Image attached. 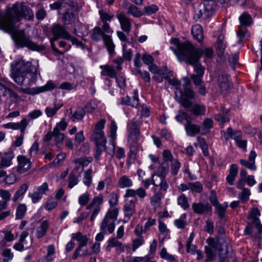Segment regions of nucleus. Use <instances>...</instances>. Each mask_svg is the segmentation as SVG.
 Returning <instances> with one entry per match:
<instances>
[{"instance_id": "9", "label": "nucleus", "mask_w": 262, "mask_h": 262, "mask_svg": "<svg viewBox=\"0 0 262 262\" xmlns=\"http://www.w3.org/2000/svg\"><path fill=\"white\" fill-rule=\"evenodd\" d=\"M71 237L73 240H76L79 242L77 247L74 252L73 259L75 260L79 256H85L90 254L87 249H83L87 245L89 239L86 235H83L80 232H78L72 233Z\"/></svg>"}, {"instance_id": "26", "label": "nucleus", "mask_w": 262, "mask_h": 262, "mask_svg": "<svg viewBox=\"0 0 262 262\" xmlns=\"http://www.w3.org/2000/svg\"><path fill=\"white\" fill-rule=\"evenodd\" d=\"M101 69V75L103 76H108L111 78H115L117 76V71L113 66L108 64L101 65L100 66Z\"/></svg>"}, {"instance_id": "5", "label": "nucleus", "mask_w": 262, "mask_h": 262, "mask_svg": "<svg viewBox=\"0 0 262 262\" xmlns=\"http://www.w3.org/2000/svg\"><path fill=\"white\" fill-rule=\"evenodd\" d=\"M103 33L104 32L102 31L100 27H95L91 33V38L93 41L96 42L102 39L109 55L112 56L115 52V45L113 41L111 36Z\"/></svg>"}, {"instance_id": "36", "label": "nucleus", "mask_w": 262, "mask_h": 262, "mask_svg": "<svg viewBox=\"0 0 262 262\" xmlns=\"http://www.w3.org/2000/svg\"><path fill=\"white\" fill-rule=\"evenodd\" d=\"M91 140L95 142V145H106V139L104 132H93Z\"/></svg>"}, {"instance_id": "23", "label": "nucleus", "mask_w": 262, "mask_h": 262, "mask_svg": "<svg viewBox=\"0 0 262 262\" xmlns=\"http://www.w3.org/2000/svg\"><path fill=\"white\" fill-rule=\"evenodd\" d=\"M238 169L237 165L235 164H232L229 168V173L227 176L226 180L229 185H234L235 180L237 176Z\"/></svg>"}, {"instance_id": "45", "label": "nucleus", "mask_w": 262, "mask_h": 262, "mask_svg": "<svg viewBox=\"0 0 262 262\" xmlns=\"http://www.w3.org/2000/svg\"><path fill=\"white\" fill-rule=\"evenodd\" d=\"M118 185L121 188H128L132 186V180L126 176H123L118 180Z\"/></svg>"}, {"instance_id": "52", "label": "nucleus", "mask_w": 262, "mask_h": 262, "mask_svg": "<svg viewBox=\"0 0 262 262\" xmlns=\"http://www.w3.org/2000/svg\"><path fill=\"white\" fill-rule=\"evenodd\" d=\"M127 14L135 17H139L142 15L141 11L136 6L131 4L128 8Z\"/></svg>"}, {"instance_id": "40", "label": "nucleus", "mask_w": 262, "mask_h": 262, "mask_svg": "<svg viewBox=\"0 0 262 262\" xmlns=\"http://www.w3.org/2000/svg\"><path fill=\"white\" fill-rule=\"evenodd\" d=\"M190 111L195 116H202L205 114L206 107L203 104H194Z\"/></svg>"}, {"instance_id": "48", "label": "nucleus", "mask_w": 262, "mask_h": 262, "mask_svg": "<svg viewBox=\"0 0 262 262\" xmlns=\"http://www.w3.org/2000/svg\"><path fill=\"white\" fill-rule=\"evenodd\" d=\"M158 228L160 232L159 239L163 241L167 235L169 230L167 229L166 225L161 221H159Z\"/></svg>"}, {"instance_id": "38", "label": "nucleus", "mask_w": 262, "mask_h": 262, "mask_svg": "<svg viewBox=\"0 0 262 262\" xmlns=\"http://www.w3.org/2000/svg\"><path fill=\"white\" fill-rule=\"evenodd\" d=\"M28 208L26 204L19 203L16 208L15 220L23 219L27 213Z\"/></svg>"}, {"instance_id": "13", "label": "nucleus", "mask_w": 262, "mask_h": 262, "mask_svg": "<svg viewBox=\"0 0 262 262\" xmlns=\"http://www.w3.org/2000/svg\"><path fill=\"white\" fill-rule=\"evenodd\" d=\"M217 81L221 93L223 95H226L229 93L231 86L230 75L222 73L218 75Z\"/></svg>"}, {"instance_id": "16", "label": "nucleus", "mask_w": 262, "mask_h": 262, "mask_svg": "<svg viewBox=\"0 0 262 262\" xmlns=\"http://www.w3.org/2000/svg\"><path fill=\"white\" fill-rule=\"evenodd\" d=\"M120 103L137 108L140 104L138 90L137 89L134 90L133 95L131 97L127 95L122 98Z\"/></svg>"}, {"instance_id": "11", "label": "nucleus", "mask_w": 262, "mask_h": 262, "mask_svg": "<svg viewBox=\"0 0 262 262\" xmlns=\"http://www.w3.org/2000/svg\"><path fill=\"white\" fill-rule=\"evenodd\" d=\"M13 39L16 46L20 47H27L32 50H40V47L33 42L29 35H27L24 30H20L14 33Z\"/></svg>"}, {"instance_id": "37", "label": "nucleus", "mask_w": 262, "mask_h": 262, "mask_svg": "<svg viewBox=\"0 0 262 262\" xmlns=\"http://www.w3.org/2000/svg\"><path fill=\"white\" fill-rule=\"evenodd\" d=\"M28 189V185L27 184L21 185L15 193H14L12 200L13 202H16L18 200L22 199L26 192Z\"/></svg>"}, {"instance_id": "58", "label": "nucleus", "mask_w": 262, "mask_h": 262, "mask_svg": "<svg viewBox=\"0 0 262 262\" xmlns=\"http://www.w3.org/2000/svg\"><path fill=\"white\" fill-rule=\"evenodd\" d=\"M181 166V163L177 160L174 159L171 162L170 170L171 173L173 176H176L179 171Z\"/></svg>"}, {"instance_id": "4", "label": "nucleus", "mask_w": 262, "mask_h": 262, "mask_svg": "<svg viewBox=\"0 0 262 262\" xmlns=\"http://www.w3.org/2000/svg\"><path fill=\"white\" fill-rule=\"evenodd\" d=\"M206 243L208 245L204 248L206 254L205 262H211L213 260L215 251H219L220 255L228 252L227 243L223 238L215 239L210 237L207 239Z\"/></svg>"}, {"instance_id": "18", "label": "nucleus", "mask_w": 262, "mask_h": 262, "mask_svg": "<svg viewBox=\"0 0 262 262\" xmlns=\"http://www.w3.org/2000/svg\"><path fill=\"white\" fill-rule=\"evenodd\" d=\"M116 17L120 23L122 30L129 33L131 30L132 19L122 13L118 14Z\"/></svg>"}, {"instance_id": "44", "label": "nucleus", "mask_w": 262, "mask_h": 262, "mask_svg": "<svg viewBox=\"0 0 262 262\" xmlns=\"http://www.w3.org/2000/svg\"><path fill=\"white\" fill-rule=\"evenodd\" d=\"M93 173V171L92 168H90L84 171L83 183L88 187H89L92 183Z\"/></svg>"}, {"instance_id": "50", "label": "nucleus", "mask_w": 262, "mask_h": 262, "mask_svg": "<svg viewBox=\"0 0 262 262\" xmlns=\"http://www.w3.org/2000/svg\"><path fill=\"white\" fill-rule=\"evenodd\" d=\"M100 19L102 23L110 22L114 17V15L112 13H108L103 10H99Z\"/></svg>"}, {"instance_id": "54", "label": "nucleus", "mask_w": 262, "mask_h": 262, "mask_svg": "<svg viewBox=\"0 0 262 262\" xmlns=\"http://www.w3.org/2000/svg\"><path fill=\"white\" fill-rule=\"evenodd\" d=\"M216 209V213L221 219H223L225 216L226 209L228 207L227 203H224L223 204H219L214 206Z\"/></svg>"}, {"instance_id": "19", "label": "nucleus", "mask_w": 262, "mask_h": 262, "mask_svg": "<svg viewBox=\"0 0 262 262\" xmlns=\"http://www.w3.org/2000/svg\"><path fill=\"white\" fill-rule=\"evenodd\" d=\"M18 165L16 167L17 171L20 174L26 172L31 168L30 160L24 156H18L17 158Z\"/></svg>"}, {"instance_id": "49", "label": "nucleus", "mask_w": 262, "mask_h": 262, "mask_svg": "<svg viewBox=\"0 0 262 262\" xmlns=\"http://www.w3.org/2000/svg\"><path fill=\"white\" fill-rule=\"evenodd\" d=\"M96 150L94 155L96 160L98 161L100 159V156L104 150L108 155L111 154V152L106 148V145H96Z\"/></svg>"}, {"instance_id": "61", "label": "nucleus", "mask_w": 262, "mask_h": 262, "mask_svg": "<svg viewBox=\"0 0 262 262\" xmlns=\"http://www.w3.org/2000/svg\"><path fill=\"white\" fill-rule=\"evenodd\" d=\"M160 255L162 258L165 259L170 262H173L177 260L174 256L169 254L165 248H162Z\"/></svg>"}, {"instance_id": "41", "label": "nucleus", "mask_w": 262, "mask_h": 262, "mask_svg": "<svg viewBox=\"0 0 262 262\" xmlns=\"http://www.w3.org/2000/svg\"><path fill=\"white\" fill-rule=\"evenodd\" d=\"M80 176V175L79 174H76L74 171H72L68 177V188L72 189L77 185L79 182Z\"/></svg>"}, {"instance_id": "6", "label": "nucleus", "mask_w": 262, "mask_h": 262, "mask_svg": "<svg viewBox=\"0 0 262 262\" xmlns=\"http://www.w3.org/2000/svg\"><path fill=\"white\" fill-rule=\"evenodd\" d=\"M127 141L130 150H136L139 146V141L141 136L140 125L133 119L127 124Z\"/></svg>"}, {"instance_id": "27", "label": "nucleus", "mask_w": 262, "mask_h": 262, "mask_svg": "<svg viewBox=\"0 0 262 262\" xmlns=\"http://www.w3.org/2000/svg\"><path fill=\"white\" fill-rule=\"evenodd\" d=\"M239 25L243 27H248L253 24V20L252 16L248 12H244L238 17Z\"/></svg>"}, {"instance_id": "39", "label": "nucleus", "mask_w": 262, "mask_h": 262, "mask_svg": "<svg viewBox=\"0 0 262 262\" xmlns=\"http://www.w3.org/2000/svg\"><path fill=\"white\" fill-rule=\"evenodd\" d=\"M117 129V126L115 123L114 121H112L111 123L110 126V138H111V140L109 142V144L112 146V148H113V152L114 153L115 149H116L115 144L114 142V140L116 138V132Z\"/></svg>"}, {"instance_id": "51", "label": "nucleus", "mask_w": 262, "mask_h": 262, "mask_svg": "<svg viewBox=\"0 0 262 262\" xmlns=\"http://www.w3.org/2000/svg\"><path fill=\"white\" fill-rule=\"evenodd\" d=\"M145 243L143 236H136L132 240V250L136 251L137 249L142 246Z\"/></svg>"}, {"instance_id": "64", "label": "nucleus", "mask_w": 262, "mask_h": 262, "mask_svg": "<svg viewBox=\"0 0 262 262\" xmlns=\"http://www.w3.org/2000/svg\"><path fill=\"white\" fill-rule=\"evenodd\" d=\"M119 195L116 192H112L108 196V203L111 207H115L118 204Z\"/></svg>"}, {"instance_id": "43", "label": "nucleus", "mask_w": 262, "mask_h": 262, "mask_svg": "<svg viewBox=\"0 0 262 262\" xmlns=\"http://www.w3.org/2000/svg\"><path fill=\"white\" fill-rule=\"evenodd\" d=\"M197 141L204 156L208 157L209 155V152L208 150V145L205 139L201 136H199L197 138Z\"/></svg>"}, {"instance_id": "1", "label": "nucleus", "mask_w": 262, "mask_h": 262, "mask_svg": "<svg viewBox=\"0 0 262 262\" xmlns=\"http://www.w3.org/2000/svg\"><path fill=\"white\" fill-rule=\"evenodd\" d=\"M23 18L32 21L34 15L32 9L24 3H16L7 9L5 13H0V29L12 32L16 23Z\"/></svg>"}, {"instance_id": "59", "label": "nucleus", "mask_w": 262, "mask_h": 262, "mask_svg": "<svg viewBox=\"0 0 262 262\" xmlns=\"http://www.w3.org/2000/svg\"><path fill=\"white\" fill-rule=\"evenodd\" d=\"M77 84L75 83H70L69 82H64L62 83L59 86V89L66 90V91H72L77 90Z\"/></svg>"}, {"instance_id": "31", "label": "nucleus", "mask_w": 262, "mask_h": 262, "mask_svg": "<svg viewBox=\"0 0 262 262\" xmlns=\"http://www.w3.org/2000/svg\"><path fill=\"white\" fill-rule=\"evenodd\" d=\"M191 34L196 40L201 42L203 41L204 35L202 26L199 24L193 25L191 28Z\"/></svg>"}, {"instance_id": "63", "label": "nucleus", "mask_w": 262, "mask_h": 262, "mask_svg": "<svg viewBox=\"0 0 262 262\" xmlns=\"http://www.w3.org/2000/svg\"><path fill=\"white\" fill-rule=\"evenodd\" d=\"M119 210L117 208H114L113 209H110L107 212L104 218H107V219L110 220L115 221L118 216Z\"/></svg>"}, {"instance_id": "14", "label": "nucleus", "mask_w": 262, "mask_h": 262, "mask_svg": "<svg viewBox=\"0 0 262 262\" xmlns=\"http://www.w3.org/2000/svg\"><path fill=\"white\" fill-rule=\"evenodd\" d=\"M56 88V86L54 82L52 80H49L47 83L43 86L40 87H35L32 88H25L21 89V92L23 93L27 94L29 95H36L40 93L45 92L49 91L54 90Z\"/></svg>"}, {"instance_id": "12", "label": "nucleus", "mask_w": 262, "mask_h": 262, "mask_svg": "<svg viewBox=\"0 0 262 262\" xmlns=\"http://www.w3.org/2000/svg\"><path fill=\"white\" fill-rule=\"evenodd\" d=\"M104 197L102 194H99L95 196L91 202L87 205L86 210H92L93 211L90 217V221L93 222L96 216L99 213L101 210V206L103 204Z\"/></svg>"}, {"instance_id": "20", "label": "nucleus", "mask_w": 262, "mask_h": 262, "mask_svg": "<svg viewBox=\"0 0 262 262\" xmlns=\"http://www.w3.org/2000/svg\"><path fill=\"white\" fill-rule=\"evenodd\" d=\"M29 120L27 118L23 119L20 122H9L3 125L5 128H10L14 130L19 129L20 133L25 132L29 124Z\"/></svg>"}, {"instance_id": "21", "label": "nucleus", "mask_w": 262, "mask_h": 262, "mask_svg": "<svg viewBox=\"0 0 262 262\" xmlns=\"http://www.w3.org/2000/svg\"><path fill=\"white\" fill-rule=\"evenodd\" d=\"M147 195L146 190L142 187L135 190L133 189H127L124 195V198H136L138 196L140 200H143Z\"/></svg>"}, {"instance_id": "17", "label": "nucleus", "mask_w": 262, "mask_h": 262, "mask_svg": "<svg viewBox=\"0 0 262 262\" xmlns=\"http://www.w3.org/2000/svg\"><path fill=\"white\" fill-rule=\"evenodd\" d=\"M152 184L156 187L159 188V190L157 191L165 194L169 188L166 179L159 176H152Z\"/></svg>"}, {"instance_id": "22", "label": "nucleus", "mask_w": 262, "mask_h": 262, "mask_svg": "<svg viewBox=\"0 0 262 262\" xmlns=\"http://www.w3.org/2000/svg\"><path fill=\"white\" fill-rule=\"evenodd\" d=\"M136 201L130 200L126 202L123 206V211L125 219L129 220L136 212Z\"/></svg>"}, {"instance_id": "34", "label": "nucleus", "mask_w": 262, "mask_h": 262, "mask_svg": "<svg viewBox=\"0 0 262 262\" xmlns=\"http://www.w3.org/2000/svg\"><path fill=\"white\" fill-rule=\"evenodd\" d=\"M74 33L79 37H82L88 34V28L85 25L77 20L74 29Z\"/></svg>"}, {"instance_id": "47", "label": "nucleus", "mask_w": 262, "mask_h": 262, "mask_svg": "<svg viewBox=\"0 0 262 262\" xmlns=\"http://www.w3.org/2000/svg\"><path fill=\"white\" fill-rule=\"evenodd\" d=\"M58 204V202L57 199L53 198L52 196H50L48 198L46 203L45 209L50 211L55 209Z\"/></svg>"}, {"instance_id": "15", "label": "nucleus", "mask_w": 262, "mask_h": 262, "mask_svg": "<svg viewBox=\"0 0 262 262\" xmlns=\"http://www.w3.org/2000/svg\"><path fill=\"white\" fill-rule=\"evenodd\" d=\"M192 209L194 213L198 215H205L212 214V207L208 203H194L192 205Z\"/></svg>"}, {"instance_id": "10", "label": "nucleus", "mask_w": 262, "mask_h": 262, "mask_svg": "<svg viewBox=\"0 0 262 262\" xmlns=\"http://www.w3.org/2000/svg\"><path fill=\"white\" fill-rule=\"evenodd\" d=\"M216 4L213 0H204L203 2L200 4L194 16L195 19L203 18L206 19L212 16L214 13Z\"/></svg>"}, {"instance_id": "28", "label": "nucleus", "mask_w": 262, "mask_h": 262, "mask_svg": "<svg viewBox=\"0 0 262 262\" xmlns=\"http://www.w3.org/2000/svg\"><path fill=\"white\" fill-rule=\"evenodd\" d=\"M14 157V154L12 151L5 152L3 154L0 161V169L11 166L12 164V160Z\"/></svg>"}, {"instance_id": "42", "label": "nucleus", "mask_w": 262, "mask_h": 262, "mask_svg": "<svg viewBox=\"0 0 262 262\" xmlns=\"http://www.w3.org/2000/svg\"><path fill=\"white\" fill-rule=\"evenodd\" d=\"M63 106L62 103H54V107L48 106L45 110V112L48 117H52L57 112V111Z\"/></svg>"}, {"instance_id": "57", "label": "nucleus", "mask_w": 262, "mask_h": 262, "mask_svg": "<svg viewBox=\"0 0 262 262\" xmlns=\"http://www.w3.org/2000/svg\"><path fill=\"white\" fill-rule=\"evenodd\" d=\"M178 89L180 96H183V97L189 99H192L194 97V92L190 88H184L183 91L180 88H179Z\"/></svg>"}, {"instance_id": "3", "label": "nucleus", "mask_w": 262, "mask_h": 262, "mask_svg": "<svg viewBox=\"0 0 262 262\" xmlns=\"http://www.w3.org/2000/svg\"><path fill=\"white\" fill-rule=\"evenodd\" d=\"M38 74L37 67L33 66L31 62L21 60L12 68V77L18 84L28 85L31 81V78L36 76Z\"/></svg>"}, {"instance_id": "7", "label": "nucleus", "mask_w": 262, "mask_h": 262, "mask_svg": "<svg viewBox=\"0 0 262 262\" xmlns=\"http://www.w3.org/2000/svg\"><path fill=\"white\" fill-rule=\"evenodd\" d=\"M221 139L227 142L229 138L235 141V145L244 151H247V140H243V134L241 130H233L231 127H228L226 131L221 130Z\"/></svg>"}, {"instance_id": "56", "label": "nucleus", "mask_w": 262, "mask_h": 262, "mask_svg": "<svg viewBox=\"0 0 262 262\" xmlns=\"http://www.w3.org/2000/svg\"><path fill=\"white\" fill-rule=\"evenodd\" d=\"M90 200V193L86 191L81 194L78 198V203L81 206H84L88 204Z\"/></svg>"}, {"instance_id": "62", "label": "nucleus", "mask_w": 262, "mask_h": 262, "mask_svg": "<svg viewBox=\"0 0 262 262\" xmlns=\"http://www.w3.org/2000/svg\"><path fill=\"white\" fill-rule=\"evenodd\" d=\"M242 191L239 194L238 198L242 202H246L249 199L251 195L250 190L248 188L242 189Z\"/></svg>"}, {"instance_id": "55", "label": "nucleus", "mask_w": 262, "mask_h": 262, "mask_svg": "<svg viewBox=\"0 0 262 262\" xmlns=\"http://www.w3.org/2000/svg\"><path fill=\"white\" fill-rule=\"evenodd\" d=\"M178 204L184 210H186L189 207V204L184 194H182L177 199Z\"/></svg>"}, {"instance_id": "46", "label": "nucleus", "mask_w": 262, "mask_h": 262, "mask_svg": "<svg viewBox=\"0 0 262 262\" xmlns=\"http://www.w3.org/2000/svg\"><path fill=\"white\" fill-rule=\"evenodd\" d=\"M84 3L78 2L74 1H69L67 4L70 9L75 13H78L82 9Z\"/></svg>"}, {"instance_id": "53", "label": "nucleus", "mask_w": 262, "mask_h": 262, "mask_svg": "<svg viewBox=\"0 0 262 262\" xmlns=\"http://www.w3.org/2000/svg\"><path fill=\"white\" fill-rule=\"evenodd\" d=\"M174 224L178 229H184L187 225L186 215H181L179 219L174 220Z\"/></svg>"}, {"instance_id": "30", "label": "nucleus", "mask_w": 262, "mask_h": 262, "mask_svg": "<svg viewBox=\"0 0 262 262\" xmlns=\"http://www.w3.org/2000/svg\"><path fill=\"white\" fill-rule=\"evenodd\" d=\"M154 194L150 199V204L155 209L159 208L161 205V200L164 195L161 192H158L156 188L154 190Z\"/></svg>"}, {"instance_id": "35", "label": "nucleus", "mask_w": 262, "mask_h": 262, "mask_svg": "<svg viewBox=\"0 0 262 262\" xmlns=\"http://www.w3.org/2000/svg\"><path fill=\"white\" fill-rule=\"evenodd\" d=\"M236 34L238 38V41L239 43H243L250 36V34L248 30L247 27L242 26H238Z\"/></svg>"}, {"instance_id": "24", "label": "nucleus", "mask_w": 262, "mask_h": 262, "mask_svg": "<svg viewBox=\"0 0 262 262\" xmlns=\"http://www.w3.org/2000/svg\"><path fill=\"white\" fill-rule=\"evenodd\" d=\"M100 228L101 231L106 233L107 231L109 233H112L115 228V223L114 221L103 218L102 221L100 223Z\"/></svg>"}, {"instance_id": "33", "label": "nucleus", "mask_w": 262, "mask_h": 262, "mask_svg": "<svg viewBox=\"0 0 262 262\" xmlns=\"http://www.w3.org/2000/svg\"><path fill=\"white\" fill-rule=\"evenodd\" d=\"M185 129L187 135L190 137H194L200 132L201 127L192 122L185 124Z\"/></svg>"}, {"instance_id": "60", "label": "nucleus", "mask_w": 262, "mask_h": 262, "mask_svg": "<svg viewBox=\"0 0 262 262\" xmlns=\"http://www.w3.org/2000/svg\"><path fill=\"white\" fill-rule=\"evenodd\" d=\"M93 161V158L91 157H81L76 159L74 160L75 164H79L83 167L87 166Z\"/></svg>"}, {"instance_id": "8", "label": "nucleus", "mask_w": 262, "mask_h": 262, "mask_svg": "<svg viewBox=\"0 0 262 262\" xmlns=\"http://www.w3.org/2000/svg\"><path fill=\"white\" fill-rule=\"evenodd\" d=\"M52 33L53 35L52 37V40L53 41H56L59 38H62L71 41L73 45H76L77 47L83 45L81 41L72 36L63 26L58 24H54L53 25Z\"/></svg>"}, {"instance_id": "29", "label": "nucleus", "mask_w": 262, "mask_h": 262, "mask_svg": "<svg viewBox=\"0 0 262 262\" xmlns=\"http://www.w3.org/2000/svg\"><path fill=\"white\" fill-rule=\"evenodd\" d=\"M216 51L219 56H222L226 48L227 45L225 41V36L223 34H220L217 37L216 41Z\"/></svg>"}, {"instance_id": "25", "label": "nucleus", "mask_w": 262, "mask_h": 262, "mask_svg": "<svg viewBox=\"0 0 262 262\" xmlns=\"http://www.w3.org/2000/svg\"><path fill=\"white\" fill-rule=\"evenodd\" d=\"M40 225L36 229V236L38 238L44 237L50 227V222L48 220L40 221Z\"/></svg>"}, {"instance_id": "32", "label": "nucleus", "mask_w": 262, "mask_h": 262, "mask_svg": "<svg viewBox=\"0 0 262 262\" xmlns=\"http://www.w3.org/2000/svg\"><path fill=\"white\" fill-rule=\"evenodd\" d=\"M62 19L64 24L66 25H72L76 20H79L78 14H76L73 12H70L69 10H67L64 12L62 16Z\"/></svg>"}, {"instance_id": "2", "label": "nucleus", "mask_w": 262, "mask_h": 262, "mask_svg": "<svg viewBox=\"0 0 262 262\" xmlns=\"http://www.w3.org/2000/svg\"><path fill=\"white\" fill-rule=\"evenodd\" d=\"M171 41L177 46V48L170 47V49L173 51L179 60L184 61L192 66L196 73L195 75L203 76L205 69L198 63L202 56V51L189 41L179 42L177 38L172 39Z\"/></svg>"}]
</instances>
